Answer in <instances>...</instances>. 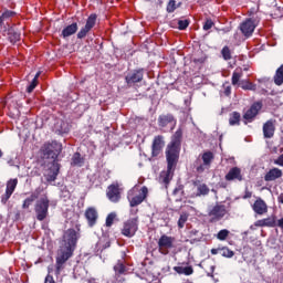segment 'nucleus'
I'll use <instances>...</instances> for the list:
<instances>
[{"label": "nucleus", "mask_w": 283, "mask_h": 283, "mask_svg": "<svg viewBox=\"0 0 283 283\" xmlns=\"http://www.w3.org/2000/svg\"><path fill=\"white\" fill-rule=\"evenodd\" d=\"M130 213H133V214L138 213V209H136V210L132 209V210H130Z\"/></svg>", "instance_id": "obj_55"}, {"label": "nucleus", "mask_w": 283, "mask_h": 283, "mask_svg": "<svg viewBox=\"0 0 283 283\" xmlns=\"http://www.w3.org/2000/svg\"><path fill=\"white\" fill-rule=\"evenodd\" d=\"M44 283H56V282L54 281V276H52V274H48Z\"/></svg>", "instance_id": "obj_47"}, {"label": "nucleus", "mask_w": 283, "mask_h": 283, "mask_svg": "<svg viewBox=\"0 0 283 283\" xmlns=\"http://www.w3.org/2000/svg\"><path fill=\"white\" fill-rule=\"evenodd\" d=\"M39 76H41V73H36L35 76L33 77L32 82L30 83V85L27 87V92L29 94H32V92H34V88L36 87V85H39Z\"/></svg>", "instance_id": "obj_30"}, {"label": "nucleus", "mask_w": 283, "mask_h": 283, "mask_svg": "<svg viewBox=\"0 0 283 283\" xmlns=\"http://www.w3.org/2000/svg\"><path fill=\"white\" fill-rule=\"evenodd\" d=\"M227 216V207L223 205H217L209 211L211 222H218Z\"/></svg>", "instance_id": "obj_8"}, {"label": "nucleus", "mask_w": 283, "mask_h": 283, "mask_svg": "<svg viewBox=\"0 0 283 283\" xmlns=\"http://www.w3.org/2000/svg\"><path fill=\"white\" fill-rule=\"evenodd\" d=\"M223 94H224L226 96H231V86H226Z\"/></svg>", "instance_id": "obj_51"}, {"label": "nucleus", "mask_w": 283, "mask_h": 283, "mask_svg": "<svg viewBox=\"0 0 283 283\" xmlns=\"http://www.w3.org/2000/svg\"><path fill=\"white\" fill-rule=\"evenodd\" d=\"M174 242L175 239L172 237H168L166 234L161 235L158 240L159 253L167 255V253H169V249H174Z\"/></svg>", "instance_id": "obj_7"}, {"label": "nucleus", "mask_w": 283, "mask_h": 283, "mask_svg": "<svg viewBox=\"0 0 283 283\" xmlns=\"http://www.w3.org/2000/svg\"><path fill=\"white\" fill-rule=\"evenodd\" d=\"M274 165H279L280 167H283V154L280 155L279 158L274 160Z\"/></svg>", "instance_id": "obj_46"}, {"label": "nucleus", "mask_w": 283, "mask_h": 283, "mask_svg": "<svg viewBox=\"0 0 283 283\" xmlns=\"http://www.w3.org/2000/svg\"><path fill=\"white\" fill-rule=\"evenodd\" d=\"M260 109H262V103L256 102L251 105V107L244 113L243 118L248 120V123H252V120L260 114Z\"/></svg>", "instance_id": "obj_12"}, {"label": "nucleus", "mask_w": 283, "mask_h": 283, "mask_svg": "<svg viewBox=\"0 0 283 283\" xmlns=\"http://www.w3.org/2000/svg\"><path fill=\"white\" fill-rule=\"evenodd\" d=\"M11 196H12V192H7V190H6V192L1 197L2 205H6L8 202V200H10Z\"/></svg>", "instance_id": "obj_43"}, {"label": "nucleus", "mask_w": 283, "mask_h": 283, "mask_svg": "<svg viewBox=\"0 0 283 283\" xmlns=\"http://www.w3.org/2000/svg\"><path fill=\"white\" fill-rule=\"evenodd\" d=\"M148 193L149 189H147V186L142 187V189H138L137 187L130 189L127 193V200L130 207H138V205H143L147 199Z\"/></svg>", "instance_id": "obj_4"}, {"label": "nucleus", "mask_w": 283, "mask_h": 283, "mask_svg": "<svg viewBox=\"0 0 283 283\" xmlns=\"http://www.w3.org/2000/svg\"><path fill=\"white\" fill-rule=\"evenodd\" d=\"M17 185H19V179H10L7 182V188L6 191L13 195L14 193V189H17Z\"/></svg>", "instance_id": "obj_27"}, {"label": "nucleus", "mask_w": 283, "mask_h": 283, "mask_svg": "<svg viewBox=\"0 0 283 283\" xmlns=\"http://www.w3.org/2000/svg\"><path fill=\"white\" fill-rule=\"evenodd\" d=\"M274 83L279 86L283 84V64L275 72Z\"/></svg>", "instance_id": "obj_26"}, {"label": "nucleus", "mask_w": 283, "mask_h": 283, "mask_svg": "<svg viewBox=\"0 0 283 283\" xmlns=\"http://www.w3.org/2000/svg\"><path fill=\"white\" fill-rule=\"evenodd\" d=\"M84 164H85V159L81 157L80 153H75L72 157L71 165H73L74 167H83Z\"/></svg>", "instance_id": "obj_25"}, {"label": "nucleus", "mask_w": 283, "mask_h": 283, "mask_svg": "<svg viewBox=\"0 0 283 283\" xmlns=\"http://www.w3.org/2000/svg\"><path fill=\"white\" fill-rule=\"evenodd\" d=\"M176 8V0H170L168 6H167V12H175Z\"/></svg>", "instance_id": "obj_42"}, {"label": "nucleus", "mask_w": 283, "mask_h": 283, "mask_svg": "<svg viewBox=\"0 0 283 283\" xmlns=\"http://www.w3.org/2000/svg\"><path fill=\"white\" fill-rule=\"evenodd\" d=\"M77 31H78V24L74 22L62 30V36L64 39H67V36H72V34H76Z\"/></svg>", "instance_id": "obj_21"}, {"label": "nucleus", "mask_w": 283, "mask_h": 283, "mask_svg": "<svg viewBox=\"0 0 283 283\" xmlns=\"http://www.w3.org/2000/svg\"><path fill=\"white\" fill-rule=\"evenodd\" d=\"M252 193L250 191H245V195L243 196L244 199L251 198Z\"/></svg>", "instance_id": "obj_54"}, {"label": "nucleus", "mask_w": 283, "mask_h": 283, "mask_svg": "<svg viewBox=\"0 0 283 283\" xmlns=\"http://www.w3.org/2000/svg\"><path fill=\"white\" fill-rule=\"evenodd\" d=\"M207 169H209V166L203 164L197 167V171L198 174H203V171H207Z\"/></svg>", "instance_id": "obj_45"}, {"label": "nucleus", "mask_w": 283, "mask_h": 283, "mask_svg": "<svg viewBox=\"0 0 283 283\" xmlns=\"http://www.w3.org/2000/svg\"><path fill=\"white\" fill-rule=\"evenodd\" d=\"M240 118H241L240 113L238 112L231 113L229 118V125L231 126L240 125Z\"/></svg>", "instance_id": "obj_28"}, {"label": "nucleus", "mask_w": 283, "mask_h": 283, "mask_svg": "<svg viewBox=\"0 0 283 283\" xmlns=\"http://www.w3.org/2000/svg\"><path fill=\"white\" fill-rule=\"evenodd\" d=\"M187 220H189V214L181 213L178 220L179 229H185V224L187 223Z\"/></svg>", "instance_id": "obj_32"}, {"label": "nucleus", "mask_w": 283, "mask_h": 283, "mask_svg": "<svg viewBox=\"0 0 283 283\" xmlns=\"http://www.w3.org/2000/svg\"><path fill=\"white\" fill-rule=\"evenodd\" d=\"M226 180H242V170L238 167H233L229 170V172L226 175Z\"/></svg>", "instance_id": "obj_20"}, {"label": "nucleus", "mask_w": 283, "mask_h": 283, "mask_svg": "<svg viewBox=\"0 0 283 283\" xmlns=\"http://www.w3.org/2000/svg\"><path fill=\"white\" fill-rule=\"evenodd\" d=\"M239 85H240V87H242V90H250L251 92H255V90H256L255 84L249 82L248 80H242L239 83Z\"/></svg>", "instance_id": "obj_29"}, {"label": "nucleus", "mask_w": 283, "mask_h": 283, "mask_svg": "<svg viewBox=\"0 0 283 283\" xmlns=\"http://www.w3.org/2000/svg\"><path fill=\"white\" fill-rule=\"evenodd\" d=\"M8 39L10 43H17L18 41H21V33L14 30V28H10L8 30Z\"/></svg>", "instance_id": "obj_24"}, {"label": "nucleus", "mask_w": 283, "mask_h": 283, "mask_svg": "<svg viewBox=\"0 0 283 283\" xmlns=\"http://www.w3.org/2000/svg\"><path fill=\"white\" fill-rule=\"evenodd\" d=\"M106 196L111 202H120V186L118 184L108 186Z\"/></svg>", "instance_id": "obj_10"}, {"label": "nucleus", "mask_w": 283, "mask_h": 283, "mask_svg": "<svg viewBox=\"0 0 283 283\" xmlns=\"http://www.w3.org/2000/svg\"><path fill=\"white\" fill-rule=\"evenodd\" d=\"M220 249H221V248H219V249H212V250H211L212 255H218V253H220Z\"/></svg>", "instance_id": "obj_53"}, {"label": "nucleus", "mask_w": 283, "mask_h": 283, "mask_svg": "<svg viewBox=\"0 0 283 283\" xmlns=\"http://www.w3.org/2000/svg\"><path fill=\"white\" fill-rule=\"evenodd\" d=\"M256 27H258V24L255 23V20L250 18L241 23L240 30H241L242 34H244L245 36H251V34H253V32H255Z\"/></svg>", "instance_id": "obj_13"}, {"label": "nucleus", "mask_w": 283, "mask_h": 283, "mask_svg": "<svg viewBox=\"0 0 283 283\" xmlns=\"http://www.w3.org/2000/svg\"><path fill=\"white\" fill-rule=\"evenodd\" d=\"M220 255H222L223 258H233V255H235V252H233L229 248H221Z\"/></svg>", "instance_id": "obj_34"}, {"label": "nucleus", "mask_w": 283, "mask_h": 283, "mask_svg": "<svg viewBox=\"0 0 283 283\" xmlns=\"http://www.w3.org/2000/svg\"><path fill=\"white\" fill-rule=\"evenodd\" d=\"M197 191L198 196H207L209 193V187H207L205 184L199 185Z\"/></svg>", "instance_id": "obj_36"}, {"label": "nucleus", "mask_w": 283, "mask_h": 283, "mask_svg": "<svg viewBox=\"0 0 283 283\" xmlns=\"http://www.w3.org/2000/svg\"><path fill=\"white\" fill-rule=\"evenodd\" d=\"M163 147H165V137H163V135L155 136L151 145V156L154 158H156V156H160Z\"/></svg>", "instance_id": "obj_11"}, {"label": "nucleus", "mask_w": 283, "mask_h": 283, "mask_svg": "<svg viewBox=\"0 0 283 283\" xmlns=\"http://www.w3.org/2000/svg\"><path fill=\"white\" fill-rule=\"evenodd\" d=\"M78 242V232L74 229H69L63 234V240L57 252L55 275H61V271L65 269V262L73 255Z\"/></svg>", "instance_id": "obj_1"}, {"label": "nucleus", "mask_w": 283, "mask_h": 283, "mask_svg": "<svg viewBox=\"0 0 283 283\" xmlns=\"http://www.w3.org/2000/svg\"><path fill=\"white\" fill-rule=\"evenodd\" d=\"M213 28V21L212 20H207L203 24V30H211Z\"/></svg>", "instance_id": "obj_44"}, {"label": "nucleus", "mask_w": 283, "mask_h": 283, "mask_svg": "<svg viewBox=\"0 0 283 283\" xmlns=\"http://www.w3.org/2000/svg\"><path fill=\"white\" fill-rule=\"evenodd\" d=\"M48 275H52V273H54V264L48 266Z\"/></svg>", "instance_id": "obj_52"}, {"label": "nucleus", "mask_w": 283, "mask_h": 283, "mask_svg": "<svg viewBox=\"0 0 283 283\" xmlns=\"http://www.w3.org/2000/svg\"><path fill=\"white\" fill-rule=\"evenodd\" d=\"M138 231V217H134L124 222L122 228V234L125 238H134Z\"/></svg>", "instance_id": "obj_6"}, {"label": "nucleus", "mask_w": 283, "mask_h": 283, "mask_svg": "<svg viewBox=\"0 0 283 283\" xmlns=\"http://www.w3.org/2000/svg\"><path fill=\"white\" fill-rule=\"evenodd\" d=\"M115 219H116V214L109 213L106 218V227H112V224H114Z\"/></svg>", "instance_id": "obj_40"}, {"label": "nucleus", "mask_w": 283, "mask_h": 283, "mask_svg": "<svg viewBox=\"0 0 283 283\" xmlns=\"http://www.w3.org/2000/svg\"><path fill=\"white\" fill-rule=\"evenodd\" d=\"M94 25H96V14H91L86 20L85 27L78 31L77 39H85Z\"/></svg>", "instance_id": "obj_9"}, {"label": "nucleus", "mask_w": 283, "mask_h": 283, "mask_svg": "<svg viewBox=\"0 0 283 283\" xmlns=\"http://www.w3.org/2000/svg\"><path fill=\"white\" fill-rule=\"evenodd\" d=\"M143 70H136L132 73H128L125 77V81L127 85H134V83H140V81H143Z\"/></svg>", "instance_id": "obj_15"}, {"label": "nucleus", "mask_w": 283, "mask_h": 283, "mask_svg": "<svg viewBox=\"0 0 283 283\" xmlns=\"http://www.w3.org/2000/svg\"><path fill=\"white\" fill-rule=\"evenodd\" d=\"M182 140V129H178L171 138V142L166 148V160H167V172L164 179L165 182L174 176V170L178 165V159L180 158V143Z\"/></svg>", "instance_id": "obj_2"}, {"label": "nucleus", "mask_w": 283, "mask_h": 283, "mask_svg": "<svg viewBox=\"0 0 283 283\" xmlns=\"http://www.w3.org/2000/svg\"><path fill=\"white\" fill-rule=\"evenodd\" d=\"M184 273H185V275H191L193 273V269L192 268H185Z\"/></svg>", "instance_id": "obj_50"}, {"label": "nucleus", "mask_w": 283, "mask_h": 283, "mask_svg": "<svg viewBox=\"0 0 283 283\" xmlns=\"http://www.w3.org/2000/svg\"><path fill=\"white\" fill-rule=\"evenodd\" d=\"M203 164H206L208 167H211V163L213 160V153L207 151L202 155Z\"/></svg>", "instance_id": "obj_31"}, {"label": "nucleus", "mask_w": 283, "mask_h": 283, "mask_svg": "<svg viewBox=\"0 0 283 283\" xmlns=\"http://www.w3.org/2000/svg\"><path fill=\"white\" fill-rule=\"evenodd\" d=\"M178 27L179 30H187V28H189V20H179Z\"/></svg>", "instance_id": "obj_41"}, {"label": "nucleus", "mask_w": 283, "mask_h": 283, "mask_svg": "<svg viewBox=\"0 0 283 283\" xmlns=\"http://www.w3.org/2000/svg\"><path fill=\"white\" fill-rule=\"evenodd\" d=\"M85 218L88 222V226L94 227V224H96V220H98V212L96 211V208L86 209Z\"/></svg>", "instance_id": "obj_19"}, {"label": "nucleus", "mask_w": 283, "mask_h": 283, "mask_svg": "<svg viewBox=\"0 0 283 283\" xmlns=\"http://www.w3.org/2000/svg\"><path fill=\"white\" fill-rule=\"evenodd\" d=\"M240 78H242V72L234 71L232 74V85H240L242 82Z\"/></svg>", "instance_id": "obj_33"}, {"label": "nucleus", "mask_w": 283, "mask_h": 283, "mask_svg": "<svg viewBox=\"0 0 283 283\" xmlns=\"http://www.w3.org/2000/svg\"><path fill=\"white\" fill-rule=\"evenodd\" d=\"M282 176H283L282 169L272 168L265 174L264 180L265 182H274V180H279V178H282Z\"/></svg>", "instance_id": "obj_18"}, {"label": "nucleus", "mask_w": 283, "mask_h": 283, "mask_svg": "<svg viewBox=\"0 0 283 283\" xmlns=\"http://www.w3.org/2000/svg\"><path fill=\"white\" fill-rule=\"evenodd\" d=\"M221 54L224 61H231V49L229 46H223Z\"/></svg>", "instance_id": "obj_35"}, {"label": "nucleus", "mask_w": 283, "mask_h": 283, "mask_svg": "<svg viewBox=\"0 0 283 283\" xmlns=\"http://www.w3.org/2000/svg\"><path fill=\"white\" fill-rule=\"evenodd\" d=\"M63 126L60 129V134H67V132H70V127H67L66 124H63Z\"/></svg>", "instance_id": "obj_48"}, {"label": "nucleus", "mask_w": 283, "mask_h": 283, "mask_svg": "<svg viewBox=\"0 0 283 283\" xmlns=\"http://www.w3.org/2000/svg\"><path fill=\"white\" fill-rule=\"evenodd\" d=\"M159 127H167V125H170V123H176V118H174V115L166 114L160 115L158 117Z\"/></svg>", "instance_id": "obj_22"}, {"label": "nucleus", "mask_w": 283, "mask_h": 283, "mask_svg": "<svg viewBox=\"0 0 283 283\" xmlns=\"http://www.w3.org/2000/svg\"><path fill=\"white\" fill-rule=\"evenodd\" d=\"M263 136L264 138H273L275 136V119H269L263 124Z\"/></svg>", "instance_id": "obj_17"}, {"label": "nucleus", "mask_w": 283, "mask_h": 283, "mask_svg": "<svg viewBox=\"0 0 283 283\" xmlns=\"http://www.w3.org/2000/svg\"><path fill=\"white\" fill-rule=\"evenodd\" d=\"M217 238H218V240H221V241L227 240V238H229V230L223 229V230L219 231L217 234Z\"/></svg>", "instance_id": "obj_38"}, {"label": "nucleus", "mask_w": 283, "mask_h": 283, "mask_svg": "<svg viewBox=\"0 0 283 283\" xmlns=\"http://www.w3.org/2000/svg\"><path fill=\"white\" fill-rule=\"evenodd\" d=\"M280 202L283 205V193L279 197Z\"/></svg>", "instance_id": "obj_56"}, {"label": "nucleus", "mask_w": 283, "mask_h": 283, "mask_svg": "<svg viewBox=\"0 0 283 283\" xmlns=\"http://www.w3.org/2000/svg\"><path fill=\"white\" fill-rule=\"evenodd\" d=\"M50 199L48 197L40 198L34 205L35 218L39 222H43L49 216Z\"/></svg>", "instance_id": "obj_5"}, {"label": "nucleus", "mask_w": 283, "mask_h": 283, "mask_svg": "<svg viewBox=\"0 0 283 283\" xmlns=\"http://www.w3.org/2000/svg\"><path fill=\"white\" fill-rule=\"evenodd\" d=\"M114 271H115V280L119 283H124L125 279L120 277V275H125L127 273V268L125 266V263H123V261H118L114 265Z\"/></svg>", "instance_id": "obj_16"}, {"label": "nucleus", "mask_w": 283, "mask_h": 283, "mask_svg": "<svg viewBox=\"0 0 283 283\" xmlns=\"http://www.w3.org/2000/svg\"><path fill=\"white\" fill-rule=\"evenodd\" d=\"M61 144L53 142L51 144H45L43 148L44 156L50 158L51 161L48 164V170L44 174L48 182H54L56 180V176H59V171L61 166L56 158H59V154H61Z\"/></svg>", "instance_id": "obj_3"}, {"label": "nucleus", "mask_w": 283, "mask_h": 283, "mask_svg": "<svg viewBox=\"0 0 283 283\" xmlns=\"http://www.w3.org/2000/svg\"><path fill=\"white\" fill-rule=\"evenodd\" d=\"M252 209L258 216H264V213H269V206L264 200H262V198H258L254 201Z\"/></svg>", "instance_id": "obj_14"}, {"label": "nucleus", "mask_w": 283, "mask_h": 283, "mask_svg": "<svg viewBox=\"0 0 283 283\" xmlns=\"http://www.w3.org/2000/svg\"><path fill=\"white\" fill-rule=\"evenodd\" d=\"M254 227H266V224L264 223V219L255 221Z\"/></svg>", "instance_id": "obj_49"}, {"label": "nucleus", "mask_w": 283, "mask_h": 283, "mask_svg": "<svg viewBox=\"0 0 283 283\" xmlns=\"http://www.w3.org/2000/svg\"><path fill=\"white\" fill-rule=\"evenodd\" d=\"M11 17H14L13 11H4L0 17V28L3 25V21H6V19H10Z\"/></svg>", "instance_id": "obj_37"}, {"label": "nucleus", "mask_w": 283, "mask_h": 283, "mask_svg": "<svg viewBox=\"0 0 283 283\" xmlns=\"http://www.w3.org/2000/svg\"><path fill=\"white\" fill-rule=\"evenodd\" d=\"M265 227H277L275 217L263 219Z\"/></svg>", "instance_id": "obj_39"}, {"label": "nucleus", "mask_w": 283, "mask_h": 283, "mask_svg": "<svg viewBox=\"0 0 283 283\" xmlns=\"http://www.w3.org/2000/svg\"><path fill=\"white\" fill-rule=\"evenodd\" d=\"M39 198V192L38 190H35L34 192H32L30 195V197H28L27 199H24L23 203H22V209H30V207H32V205L34 203V201Z\"/></svg>", "instance_id": "obj_23"}]
</instances>
